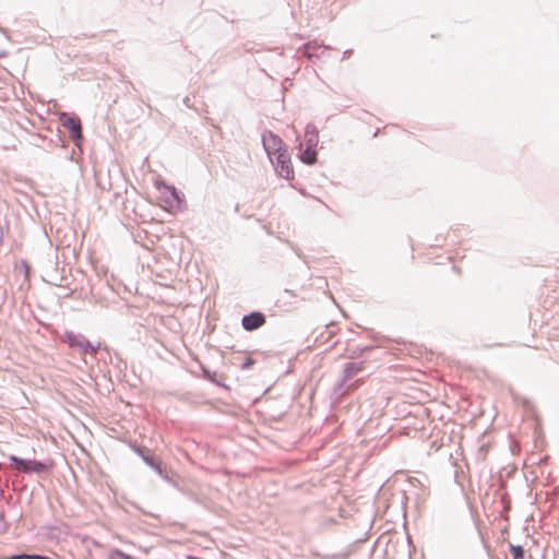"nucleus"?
Returning a JSON list of instances; mask_svg holds the SVG:
<instances>
[{
    "label": "nucleus",
    "mask_w": 559,
    "mask_h": 559,
    "mask_svg": "<svg viewBox=\"0 0 559 559\" xmlns=\"http://www.w3.org/2000/svg\"><path fill=\"white\" fill-rule=\"evenodd\" d=\"M132 451L141 457V460L151 467L163 480L168 483L170 486L176 488L181 493L189 497L191 500L197 501V497L189 490H186L180 486V476H178L171 468H168L162 459L155 455L151 449L145 445L132 443Z\"/></svg>",
    "instance_id": "f257e3e1"
},
{
    "label": "nucleus",
    "mask_w": 559,
    "mask_h": 559,
    "mask_svg": "<svg viewBox=\"0 0 559 559\" xmlns=\"http://www.w3.org/2000/svg\"><path fill=\"white\" fill-rule=\"evenodd\" d=\"M59 121L61 126L69 132L70 140L80 150V152H82L84 135L81 119L74 114L62 111L59 114Z\"/></svg>",
    "instance_id": "f03ea898"
},
{
    "label": "nucleus",
    "mask_w": 559,
    "mask_h": 559,
    "mask_svg": "<svg viewBox=\"0 0 559 559\" xmlns=\"http://www.w3.org/2000/svg\"><path fill=\"white\" fill-rule=\"evenodd\" d=\"M61 341L67 343L70 348L75 349L81 354L95 355L100 348V343L94 345L83 334L74 331H66L61 336Z\"/></svg>",
    "instance_id": "7ed1b4c3"
},
{
    "label": "nucleus",
    "mask_w": 559,
    "mask_h": 559,
    "mask_svg": "<svg viewBox=\"0 0 559 559\" xmlns=\"http://www.w3.org/2000/svg\"><path fill=\"white\" fill-rule=\"evenodd\" d=\"M262 144L271 160L272 157L276 156L280 152L287 151L283 140L272 131H265L262 134Z\"/></svg>",
    "instance_id": "20e7f679"
},
{
    "label": "nucleus",
    "mask_w": 559,
    "mask_h": 559,
    "mask_svg": "<svg viewBox=\"0 0 559 559\" xmlns=\"http://www.w3.org/2000/svg\"><path fill=\"white\" fill-rule=\"evenodd\" d=\"M275 167L276 173L287 179H294V169L290 160V155L287 151L280 152L274 159L271 160Z\"/></svg>",
    "instance_id": "39448f33"
},
{
    "label": "nucleus",
    "mask_w": 559,
    "mask_h": 559,
    "mask_svg": "<svg viewBox=\"0 0 559 559\" xmlns=\"http://www.w3.org/2000/svg\"><path fill=\"white\" fill-rule=\"evenodd\" d=\"M266 322V317L261 311H252L248 314H245L241 319V325L245 331L252 332L261 326H263Z\"/></svg>",
    "instance_id": "423d86ee"
},
{
    "label": "nucleus",
    "mask_w": 559,
    "mask_h": 559,
    "mask_svg": "<svg viewBox=\"0 0 559 559\" xmlns=\"http://www.w3.org/2000/svg\"><path fill=\"white\" fill-rule=\"evenodd\" d=\"M320 49L321 53H323L326 49H329V47L318 44L317 40L308 41L302 46V53L310 59L320 58V53L318 52Z\"/></svg>",
    "instance_id": "0eeeda50"
},
{
    "label": "nucleus",
    "mask_w": 559,
    "mask_h": 559,
    "mask_svg": "<svg viewBox=\"0 0 559 559\" xmlns=\"http://www.w3.org/2000/svg\"><path fill=\"white\" fill-rule=\"evenodd\" d=\"M365 366V361L346 362L343 368V382H347L354 376L358 374Z\"/></svg>",
    "instance_id": "6e6552de"
},
{
    "label": "nucleus",
    "mask_w": 559,
    "mask_h": 559,
    "mask_svg": "<svg viewBox=\"0 0 559 559\" xmlns=\"http://www.w3.org/2000/svg\"><path fill=\"white\" fill-rule=\"evenodd\" d=\"M166 189L169 192V197H167L166 202L169 203L170 206H173V202H175L176 207L178 210H182L185 205L183 194L174 186H167Z\"/></svg>",
    "instance_id": "1a4fd4ad"
},
{
    "label": "nucleus",
    "mask_w": 559,
    "mask_h": 559,
    "mask_svg": "<svg viewBox=\"0 0 559 559\" xmlns=\"http://www.w3.org/2000/svg\"><path fill=\"white\" fill-rule=\"evenodd\" d=\"M306 144L317 147L319 142V130L313 123H308L305 129Z\"/></svg>",
    "instance_id": "9d476101"
},
{
    "label": "nucleus",
    "mask_w": 559,
    "mask_h": 559,
    "mask_svg": "<svg viewBox=\"0 0 559 559\" xmlns=\"http://www.w3.org/2000/svg\"><path fill=\"white\" fill-rule=\"evenodd\" d=\"M9 461L20 472L29 474V466H31L32 460L23 459L17 455L11 454V455H9Z\"/></svg>",
    "instance_id": "9b49d317"
},
{
    "label": "nucleus",
    "mask_w": 559,
    "mask_h": 559,
    "mask_svg": "<svg viewBox=\"0 0 559 559\" xmlns=\"http://www.w3.org/2000/svg\"><path fill=\"white\" fill-rule=\"evenodd\" d=\"M317 156L316 147L306 144V148L300 152L299 158L306 165H313L317 162Z\"/></svg>",
    "instance_id": "f8f14e48"
},
{
    "label": "nucleus",
    "mask_w": 559,
    "mask_h": 559,
    "mask_svg": "<svg viewBox=\"0 0 559 559\" xmlns=\"http://www.w3.org/2000/svg\"><path fill=\"white\" fill-rule=\"evenodd\" d=\"M201 371H202L203 379H205V380H207V381H210V382H212V383H214V384H216V385H218L221 388H224L226 390L229 389L228 385H226L225 383H223V382H221V381H218L216 379V371H212L211 369H209L204 365H201Z\"/></svg>",
    "instance_id": "ddd939ff"
},
{
    "label": "nucleus",
    "mask_w": 559,
    "mask_h": 559,
    "mask_svg": "<svg viewBox=\"0 0 559 559\" xmlns=\"http://www.w3.org/2000/svg\"><path fill=\"white\" fill-rule=\"evenodd\" d=\"M50 467H51V464H48L44 461L32 460V463L29 466V474L31 473L43 474V473L49 471Z\"/></svg>",
    "instance_id": "4468645a"
},
{
    "label": "nucleus",
    "mask_w": 559,
    "mask_h": 559,
    "mask_svg": "<svg viewBox=\"0 0 559 559\" xmlns=\"http://www.w3.org/2000/svg\"><path fill=\"white\" fill-rule=\"evenodd\" d=\"M509 550L513 559H524L525 550L522 545L509 544Z\"/></svg>",
    "instance_id": "2eb2a0df"
},
{
    "label": "nucleus",
    "mask_w": 559,
    "mask_h": 559,
    "mask_svg": "<svg viewBox=\"0 0 559 559\" xmlns=\"http://www.w3.org/2000/svg\"><path fill=\"white\" fill-rule=\"evenodd\" d=\"M50 276V280L48 281L51 285L61 286L62 281L64 277L62 275H59L57 267L48 274Z\"/></svg>",
    "instance_id": "dca6fc26"
},
{
    "label": "nucleus",
    "mask_w": 559,
    "mask_h": 559,
    "mask_svg": "<svg viewBox=\"0 0 559 559\" xmlns=\"http://www.w3.org/2000/svg\"><path fill=\"white\" fill-rule=\"evenodd\" d=\"M373 348H374L373 346L358 347L352 352L350 358H353V359L358 358V357L371 352Z\"/></svg>",
    "instance_id": "f3484780"
},
{
    "label": "nucleus",
    "mask_w": 559,
    "mask_h": 559,
    "mask_svg": "<svg viewBox=\"0 0 559 559\" xmlns=\"http://www.w3.org/2000/svg\"><path fill=\"white\" fill-rule=\"evenodd\" d=\"M109 559H135L129 554L123 552L120 549H115L111 551Z\"/></svg>",
    "instance_id": "a211bd4d"
},
{
    "label": "nucleus",
    "mask_w": 559,
    "mask_h": 559,
    "mask_svg": "<svg viewBox=\"0 0 559 559\" xmlns=\"http://www.w3.org/2000/svg\"><path fill=\"white\" fill-rule=\"evenodd\" d=\"M28 557L27 552H19L7 557H0V559H28Z\"/></svg>",
    "instance_id": "6ab92c4d"
},
{
    "label": "nucleus",
    "mask_w": 559,
    "mask_h": 559,
    "mask_svg": "<svg viewBox=\"0 0 559 559\" xmlns=\"http://www.w3.org/2000/svg\"><path fill=\"white\" fill-rule=\"evenodd\" d=\"M254 364H255V360L253 358L247 357L240 367L242 370H247V369L251 368Z\"/></svg>",
    "instance_id": "aec40b11"
},
{
    "label": "nucleus",
    "mask_w": 559,
    "mask_h": 559,
    "mask_svg": "<svg viewBox=\"0 0 559 559\" xmlns=\"http://www.w3.org/2000/svg\"><path fill=\"white\" fill-rule=\"evenodd\" d=\"M28 559H50L49 557L41 554H28Z\"/></svg>",
    "instance_id": "412c9836"
},
{
    "label": "nucleus",
    "mask_w": 559,
    "mask_h": 559,
    "mask_svg": "<svg viewBox=\"0 0 559 559\" xmlns=\"http://www.w3.org/2000/svg\"><path fill=\"white\" fill-rule=\"evenodd\" d=\"M57 136H58V141L61 142V145L64 146L67 141H66L64 136L61 134L60 131H59Z\"/></svg>",
    "instance_id": "4be33fe9"
},
{
    "label": "nucleus",
    "mask_w": 559,
    "mask_h": 559,
    "mask_svg": "<svg viewBox=\"0 0 559 559\" xmlns=\"http://www.w3.org/2000/svg\"><path fill=\"white\" fill-rule=\"evenodd\" d=\"M346 382H343V378L337 382L335 390H342Z\"/></svg>",
    "instance_id": "5701e85b"
},
{
    "label": "nucleus",
    "mask_w": 559,
    "mask_h": 559,
    "mask_svg": "<svg viewBox=\"0 0 559 559\" xmlns=\"http://www.w3.org/2000/svg\"><path fill=\"white\" fill-rule=\"evenodd\" d=\"M352 53H353V50H352V49H347V50H345V51H344V53H343V59L348 58Z\"/></svg>",
    "instance_id": "b1692460"
},
{
    "label": "nucleus",
    "mask_w": 559,
    "mask_h": 559,
    "mask_svg": "<svg viewBox=\"0 0 559 559\" xmlns=\"http://www.w3.org/2000/svg\"><path fill=\"white\" fill-rule=\"evenodd\" d=\"M187 559H200L199 557H195V556H192V555H188L187 556Z\"/></svg>",
    "instance_id": "393cba45"
},
{
    "label": "nucleus",
    "mask_w": 559,
    "mask_h": 559,
    "mask_svg": "<svg viewBox=\"0 0 559 559\" xmlns=\"http://www.w3.org/2000/svg\"><path fill=\"white\" fill-rule=\"evenodd\" d=\"M135 507V509H139L140 511H142L144 514H148L147 512L143 511L138 504H133Z\"/></svg>",
    "instance_id": "a878e982"
},
{
    "label": "nucleus",
    "mask_w": 559,
    "mask_h": 559,
    "mask_svg": "<svg viewBox=\"0 0 559 559\" xmlns=\"http://www.w3.org/2000/svg\"><path fill=\"white\" fill-rule=\"evenodd\" d=\"M143 551H144L145 554H147V552H148V548H143Z\"/></svg>",
    "instance_id": "bb28decb"
}]
</instances>
